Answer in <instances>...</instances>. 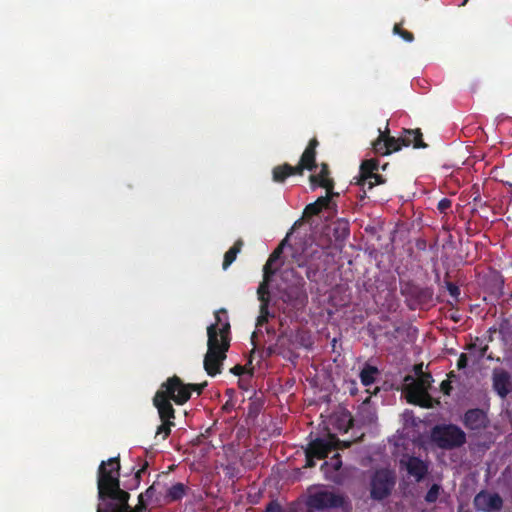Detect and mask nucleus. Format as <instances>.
<instances>
[{
  "label": "nucleus",
  "mask_w": 512,
  "mask_h": 512,
  "mask_svg": "<svg viewBox=\"0 0 512 512\" xmlns=\"http://www.w3.org/2000/svg\"><path fill=\"white\" fill-rule=\"evenodd\" d=\"M119 456L102 461L97 472L98 498L108 499L104 507L98 506L97 512H124L128 508L130 495L120 488Z\"/></svg>",
  "instance_id": "nucleus-1"
},
{
  "label": "nucleus",
  "mask_w": 512,
  "mask_h": 512,
  "mask_svg": "<svg viewBox=\"0 0 512 512\" xmlns=\"http://www.w3.org/2000/svg\"><path fill=\"white\" fill-rule=\"evenodd\" d=\"M281 277L287 283L280 292L282 302L295 310L304 308L308 302L304 278L294 268L284 270Z\"/></svg>",
  "instance_id": "nucleus-2"
},
{
  "label": "nucleus",
  "mask_w": 512,
  "mask_h": 512,
  "mask_svg": "<svg viewBox=\"0 0 512 512\" xmlns=\"http://www.w3.org/2000/svg\"><path fill=\"white\" fill-rule=\"evenodd\" d=\"M207 352L204 357V369L206 373L214 377L221 373L223 362L226 359V353L229 350V344L227 342L224 345H220L219 339H217L216 326L209 325L207 327Z\"/></svg>",
  "instance_id": "nucleus-3"
},
{
  "label": "nucleus",
  "mask_w": 512,
  "mask_h": 512,
  "mask_svg": "<svg viewBox=\"0 0 512 512\" xmlns=\"http://www.w3.org/2000/svg\"><path fill=\"white\" fill-rule=\"evenodd\" d=\"M431 439L440 449L453 450L466 443L465 432L455 424H438L431 430Z\"/></svg>",
  "instance_id": "nucleus-4"
},
{
  "label": "nucleus",
  "mask_w": 512,
  "mask_h": 512,
  "mask_svg": "<svg viewBox=\"0 0 512 512\" xmlns=\"http://www.w3.org/2000/svg\"><path fill=\"white\" fill-rule=\"evenodd\" d=\"M378 170L379 161L377 159L362 161L359 175L354 177L355 184L362 188V194L359 195L361 200L365 198L367 190H371L375 185H381L386 182L385 177L379 174Z\"/></svg>",
  "instance_id": "nucleus-5"
},
{
  "label": "nucleus",
  "mask_w": 512,
  "mask_h": 512,
  "mask_svg": "<svg viewBox=\"0 0 512 512\" xmlns=\"http://www.w3.org/2000/svg\"><path fill=\"white\" fill-rule=\"evenodd\" d=\"M396 484L395 473L389 469L375 471L370 482V497L382 501L391 495Z\"/></svg>",
  "instance_id": "nucleus-6"
},
{
  "label": "nucleus",
  "mask_w": 512,
  "mask_h": 512,
  "mask_svg": "<svg viewBox=\"0 0 512 512\" xmlns=\"http://www.w3.org/2000/svg\"><path fill=\"white\" fill-rule=\"evenodd\" d=\"M177 393L174 389H169L168 381L166 380L160 386V389L153 397V405L157 408L160 420L174 421L175 409L171 401L175 402Z\"/></svg>",
  "instance_id": "nucleus-7"
},
{
  "label": "nucleus",
  "mask_w": 512,
  "mask_h": 512,
  "mask_svg": "<svg viewBox=\"0 0 512 512\" xmlns=\"http://www.w3.org/2000/svg\"><path fill=\"white\" fill-rule=\"evenodd\" d=\"M417 377V380H414L406 386V399L410 404L429 407V405L424 403V400L429 397L428 389L433 382L432 375L430 373H425Z\"/></svg>",
  "instance_id": "nucleus-8"
},
{
  "label": "nucleus",
  "mask_w": 512,
  "mask_h": 512,
  "mask_svg": "<svg viewBox=\"0 0 512 512\" xmlns=\"http://www.w3.org/2000/svg\"><path fill=\"white\" fill-rule=\"evenodd\" d=\"M167 381L169 389H174L177 393V396L175 397V404L177 405L185 404L191 398L192 391H195L200 395L207 386L206 381L199 384H186L177 375L169 377Z\"/></svg>",
  "instance_id": "nucleus-9"
},
{
  "label": "nucleus",
  "mask_w": 512,
  "mask_h": 512,
  "mask_svg": "<svg viewBox=\"0 0 512 512\" xmlns=\"http://www.w3.org/2000/svg\"><path fill=\"white\" fill-rule=\"evenodd\" d=\"M343 496L330 491H318L311 494L307 499L309 509L323 510L326 508H340L344 505Z\"/></svg>",
  "instance_id": "nucleus-10"
},
{
  "label": "nucleus",
  "mask_w": 512,
  "mask_h": 512,
  "mask_svg": "<svg viewBox=\"0 0 512 512\" xmlns=\"http://www.w3.org/2000/svg\"><path fill=\"white\" fill-rule=\"evenodd\" d=\"M339 443L340 441L335 435L329 434L327 438L317 437L311 440L306 449L309 451V455L316 456V459H324L338 448Z\"/></svg>",
  "instance_id": "nucleus-11"
},
{
  "label": "nucleus",
  "mask_w": 512,
  "mask_h": 512,
  "mask_svg": "<svg viewBox=\"0 0 512 512\" xmlns=\"http://www.w3.org/2000/svg\"><path fill=\"white\" fill-rule=\"evenodd\" d=\"M473 505L478 512H494L502 509L503 499L498 493L482 490L475 495Z\"/></svg>",
  "instance_id": "nucleus-12"
},
{
  "label": "nucleus",
  "mask_w": 512,
  "mask_h": 512,
  "mask_svg": "<svg viewBox=\"0 0 512 512\" xmlns=\"http://www.w3.org/2000/svg\"><path fill=\"white\" fill-rule=\"evenodd\" d=\"M379 133V137L372 143L375 154L385 156L402 148L400 138L390 136L387 127L385 131L379 129Z\"/></svg>",
  "instance_id": "nucleus-13"
},
{
  "label": "nucleus",
  "mask_w": 512,
  "mask_h": 512,
  "mask_svg": "<svg viewBox=\"0 0 512 512\" xmlns=\"http://www.w3.org/2000/svg\"><path fill=\"white\" fill-rule=\"evenodd\" d=\"M463 425L471 431H482L489 426L487 413L480 408L468 409L462 419Z\"/></svg>",
  "instance_id": "nucleus-14"
},
{
  "label": "nucleus",
  "mask_w": 512,
  "mask_h": 512,
  "mask_svg": "<svg viewBox=\"0 0 512 512\" xmlns=\"http://www.w3.org/2000/svg\"><path fill=\"white\" fill-rule=\"evenodd\" d=\"M318 146L317 138L314 137L309 141L297 165L298 175H303L304 170L313 171L316 169V149Z\"/></svg>",
  "instance_id": "nucleus-15"
},
{
  "label": "nucleus",
  "mask_w": 512,
  "mask_h": 512,
  "mask_svg": "<svg viewBox=\"0 0 512 512\" xmlns=\"http://www.w3.org/2000/svg\"><path fill=\"white\" fill-rule=\"evenodd\" d=\"M401 294L410 297L419 303H427L432 299L433 291L428 287H420L411 281L401 284Z\"/></svg>",
  "instance_id": "nucleus-16"
},
{
  "label": "nucleus",
  "mask_w": 512,
  "mask_h": 512,
  "mask_svg": "<svg viewBox=\"0 0 512 512\" xmlns=\"http://www.w3.org/2000/svg\"><path fill=\"white\" fill-rule=\"evenodd\" d=\"M315 255L320 257V251L317 248H306L299 256H294L295 263L300 268H306L305 274L309 280H312L316 275L318 267L312 264V259Z\"/></svg>",
  "instance_id": "nucleus-17"
},
{
  "label": "nucleus",
  "mask_w": 512,
  "mask_h": 512,
  "mask_svg": "<svg viewBox=\"0 0 512 512\" xmlns=\"http://www.w3.org/2000/svg\"><path fill=\"white\" fill-rule=\"evenodd\" d=\"M401 464L405 465L407 473L418 482L423 480L428 473V464L419 457L410 456L405 462L401 460Z\"/></svg>",
  "instance_id": "nucleus-18"
},
{
  "label": "nucleus",
  "mask_w": 512,
  "mask_h": 512,
  "mask_svg": "<svg viewBox=\"0 0 512 512\" xmlns=\"http://www.w3.org/2000/svg\"><path fill=\"white\" fill-rule=\"evenodd\" d=\"M342 467V460L339 453L334 454L330 460L325 461L321 465V471L327 480L339 483L341 480L340 469Z\"/></svg>",
  "instance_id": "nucleus-19"
},
{
  "label": "nucleus",
  "mask_w": 512,
  "mask_h": 512,
  "mask_svg": "<svg viewBox=\"0 0 512 512\" xmlns=\"http://www.w3.org/2000/svg\"><path fill=\"white\" fill-rule=\"evenodd\" d=\"M493 389L501 398H505L511 392V376L507 371L494 372Z\"/></svg>",
  "instance_id": "nucleus-20"
},
{
  "label": "nucleus",
  "mask_w": 512,
  "mask_h": 512,
  "mask_svg": "<svg viewBox=\"0 0 512 512\" xmlns=\"http://www.w3.org/2000/svg\"><path fill=\"white\" fill-rule=\"evenodd\" d=\"M422 132L417 129H404L400 138L402 147L413 146L415 149L426 148L427 144L423 141Z\"/></svg>",
  "instance_id": "nucleus-21"
},
{
  "label": "nucleus",
  "mask_w": 512,
  "mask_h": 512,
  "mask_svg": "<svg viewBox=\"0 0 512 512\" xmlns=\"http://www.w3.org/2000/svg\"><path fill=\"white\" fill-rule=\"evenodd\" d=\"M333 196H338V193L327 192L325 196H321L315 202L308 204L304 209V214L307 217H312L318 215L323 209H329Z\"/></svg>",
  "instance_id": "nucleus-22"
},
{
  "label": "nucleus",
  "mask_w": 512,
  "mask_h": 512,
  "mask_svg": "<svg viewBox=\"0 0 512 512\" xmlns=\"http://www.w3.org/2000/svg\"><path fill=\"white\" fill-rule=\"evenodd\" d=\"M330 171L327 163H322L320 172L317 175H311L309 180L312 185H318L326 189V192L333 191L334 181L329 177Z\"/></svg>",
  "instance_id": "nucleus-23"
},
{
  "label": "nucleus",
  "mask_w": 512,
  "mask_h": 512,
  "mask_svg": "<svg viewBox=\"0 0 512 512\" xmlns=\"http://www.w3.org/2000/svg\"><path fill=\"white\" fill-rule=\"evenodd\" d=\"M226 313L223 308L215 312L216 323L212 324L216 326L217 339H219L220 345H224L225 342L230 345V323L227 319L223 322L220 316L221 314L226 315Z\"/></svg>",
  "instance_id": "nucleus-24"
},
{
  "label": "nucleus",
  "mask_w": 512,
  "mask_h": 512,
  "mask_svg": "<svg viewBox=\"0 0 512 512\" xmlns=\"http://www.w3.org/2000/svg\"><path fill=\"white\" fill-rule=\"evenodd\" d=\"M293 175H298L297 165L291 166L288 163L275 166L272 170V179L276 183H283L285 180Z\"/></svg>",
  "instance_id": "nucleus-25"
},
{
  "label": "nucleus",
  "mask_w": 512,
  "mask_h": 512,
  "mask_svg": "<svg viewBox=\"0 0 512 512\" xmlns=\"http://www.w3.org/2000/svg\"><path fill=\"white\" fill-rule=\"evenodd\" d=\"M188 486L183 483H176L169 487L165 494V501L167 503L180 501L188 491Z\"/></svg>",
  "instance_id": "nucleus-26"
},
{
  "label": "nucleus",
  "mask_w": 512,
  "mask_h": 512,
  "mask_svg": "<svg viewBox=\"0 0 512 512\" xmlns=\"http://www.w3.org/2000/svg\"><path fill=\"white\" fill-rule=\"evenodd\" d=\"M379 370L376 366L365 364L360 372V380L364 386H370L376 381Z\"/></svg>",
  "instance_id": "nucleus-27"
},
{
  "label": "nucleus",
  "mask_w": 512,
  "mask_h": 512,
  "mask_svg": "<svg viewBox=\"0 0 512 512\" xmlns=\"http://www.w3.org/2000/svg\"><path fill=\"white\" fill-rule=\"evenodd\" d=\"M244 242L242 239H238L235 241L232 247L224 254L222 267L226 270L236 259L238 253L241 251Z\"/></svg>",
  "instance_id": "nucleus-28"
},
{
  "label": "nucleus",
  "mask_w": 512,
  "mask_h": 512,
  "mask_svg": "<svg viewBox=\"0 0 512 512\" xmlns=\"http://www.w3.org/2000/svg\"><path fill=\"white\" fill-rule=\"evenodd\" d=\"M284 242L285 240H283L280 245L271 253V255L269 256L267 262L265 263L264 267H263V273L265 274H275V269L272 268V264L277 261L280 257V255L282 254V250H283V245H284Z\"/></svg>",
  "instance_id": "nucleus-29"
},
{
  "label": "nucleus",
  "mask_w": 512,
  "mask_h": 512,
  "mask_svg": "<svg viewBox=\"0 0 512 512\" xmlns=\"http://www.w3.org/2000/svg\"><path fill=\"white\" fill-rule=\"evenodd\" d=\"M174 426V421L161 420V424L157 427L155 437H161L162 440L167 439L171 433L172 427Z\"/></svg>",
  "instance_id": "nucleus-30"
},
{
  "label": "nucleus",
  "mask_w": 512,
  "mask_h": 512,
  "mask_svg": "<svg viewBox=\"0 0 512 512\" xmlns=\"http://www.w3.org/2000/svg\"><path fill=\"white\" fill-rule=\"evenodd\" d=\"M440 494V486L438 484H433L427 491L425 495V501L427 503H435Z\"/></svg>",
  "instance_id": "nucleus-31"
},
{
  "label": "nucleus",
  "mask_w": 512,
  "mask_h": 512,
  "mask_svg": "<svg viewBox=\"0 0 512 512\" xmlns=\"http://www.w3.org/2000/svg\"><path fill=\"white\" fill-rule=\"evenodd\" d=\"M393 32L395 34L399 35L406 42H412L414 40V35L411 32L403 29L401 27V24H395L394 28H393Z\"/></svg>",
  "instance_id": "nucleus-32"
},
{
  "label": "nucleus",
  "mask_w": 512,
  "mask_h": 512,
  "mask_svg": "<svg viewBox=\"0 0 512 512\" xmlns=\"http://www.w3.org/2000/svg\"><path fill=\"white\" fill-rule=\"evenodd\" d=\"M273 274H265L263 275V280L262 282L259 284L258 286V289H257V295H267V294H270V291H269V282H270V277L272 276Z\"/></svg>",
  "instance_id": "nucleus-33"
},
{
  "label": "nucleus",
  "mask_w": 512,
  "mask_h": 512,
  "mask_svg": "<svg viewBox=\"0 0 512 512\" xmlns=\"http://www.w3.org/2000/svg\"><path fill=\"white\" fill-rule=\"evenodd\" d=\"M146 509H147V505L145 503V500H143V494H140L138 496V504L134 508H132L128 504V508L127 509L125 508L124 512H145Z\"/></svg>",
  "instance_id": "nucleus-34"
},
{
  "label": "nucleus",
  "mask_w": 512,
  "mask_h": 512,
  "mask_svg": "<svg viewBox=\"0 0 512 512\" xmlns=\"http://www.w3.org/2000/svg\"><path fill=\"white\" fill-rule=\"evenodd\" d=\"M445 285L451 297L457 301L460 296V288L455 283L450 281H446Z\"/></svg>",
  "instance_id": "nucleus-35"
},
{
  "label": "nucleus",
  "mask_w": 512,
  "mask_h": 512,
  "mask_svg": "<svg viewBox=\"0 0 512 512\" xmlns=\"http://www.w3.org/2000/svg\"><path fill=\"white\" fill-rule=\"evenodd\" d=\"M260 314L257 317L256 326H263L268 322V318L271 316L269 309H261L260 308Z\"/></svg>",
  "instance_id": "nucleus-36"
},
{
  "label": "nucleus",
  "mask_w": 512,
  "mask_h": 512,
  "mask_svg": "<svg viewBox=\"0 0 512 512\" xmlns=\"http://www.w3.org/2000/svg\"><path fill=\"white\" fill-rule=\"evenodd\" d=\"M452 202L448 198H442L437 205V209L440 213H446L448 209L451 208Z\"/></svg>",
  "instance_id": "nucleus-37"
},
{
  "label": "nucleus",
  "mask_w": 512,
  "mask_h": 512,
  "mask_svg": "<svg viewBox=\"0 0 512 512\" xmlns=\"http://www.w3.org/2000/svg\"><path fill=\"white\" fill-rule=\"evenodd\" d=\"M147 466H148V463L145 462L144 465L140 469L137 470V472L135 473L134 478H133L134 484L131 486H128L127 487L128 489H133L139 485L141 473L144 472V470L147 468Z\"/></svg>",
  "instance_id": "nucleus-38"
},
{
  "label": "nucleus",
  "mask_w": 512,
  "mask_h": 512,
  "mask_svg": "<svg viewBox=\"0 0 512 512\" xmlns=\"http://www.w3.org/2000/svg\"><path fill=\"white\" fill-rule=\"evenodd\" d=\"M258 300L260 301L261 309H269L270 304V294L267 295H258Z\"/></svg>",
  "instance_id": "nucleus-39"
},
{
  "label": "nucleus",
  "mask_w": 512,
  "mask_h": 512,
  "mask_svg": "<svg viewBox=\"0 0 512 512\" xmlns=\"http://www.w3.org/2000/svg\"><path fill=\"white\" fill-rule=\"evenodd\" d=\"M440 389L444 395H450L452 391V385L449 380H443L440 384Z\"/></svg>",
  "instance_id": "nucleus-40"
},
{
  "label": "nucleus",
  "mask_w": 512,
  "mask_h": 512,
  "mask_svg": "<svg viewBox=\"0 0 512 512\" xmlns=\"http://www.w3.org/2000/svg\"><path fill=\"white\" fill-rule=\"evenodd\" d=\"M265 512H283L281 505L276 501H271L267 507Z\"/></svg>",
  "instance_id": "nucleus-41"
},
{
  "label": "nucleus",
  "mask_w": 512,
  "mask_h": 512,
  "mask_svg": "<svg viewBox=\"0 0 512 512\" xmlns=\"http://www.w3.org/2000/svg\"><path fill=\"white\" fill-rule=\"evenodd\" d=\"M156 491L155 484L151 485L146 489V491L143 494V500H152Z\"/></svg>",
  "instance_id": "nucleus-42"
},
{
  "label": "nucleus",
  "mask_w": 512,
  "mask_h": 512,
  "mask_svg": "<svg viewBox=\"0 0 512 512\" xmlns=\"http://www.w3.org/2000/svg\"><path fill=\"white\" fill-rule=\"evenodd\" d=\"M468 364V357L465 353H462L457 360V368L464 369Z\"/></svg>",
  "instance_id": "nucleus-43"
},
{
  "label": "nucleus",
  "mask_w": 512,
  "mask_h": 512,
  "mask_svg": "<svg viewBox=\"0 0 512 512\" xmlns=\"http://www.w3.org/2000/svg\"><path fill=\"white\" fill-rule=\"evenodd\" d=\"M305 456H306V465H305V467H307V468L314 467L315 466L314 459H316V456L309 455V451L307 449H305Z\"/></svg>",
  "instance_id": "nucleus-44"
},
{
  "label": "nucleus",
  "mask_w": 512,
  "mask_h": 512,
  "mask_svg": "<svg viewBox=\"0 0 512 512\" xmlns=\"http://www.w3.org/2000/svg\"><path fill=\"white\" fill-rule=\"evenodd\" d=\"M230 372L236 376H240L246 372V368L240 364H237L230 369Z\"/></svg>",
  "instance_id": "nucleus-45"
},
{
  "label": "nucleus",
  "mask_w": 512,
  "mask_h": 512,
  "mask_svg": "<svg viewBox=\"0 0 512 512\" xmlns=\"http://www.w3.org/2000/svg\"><path fill=\"white\" fill-rule=\"evenodd\" d=\"M340 225H341V229H342V235L344 237L348 236L349 235L348 222L347 221L341 222Z\"/></svg>",
  "instance_id": "nucleus-46"
},
{
  "label": "nucleus",
  "mask_w": 512,
  "mask_h": 512,
  "mask_svg": "<svg viewBox=\"0 0 512 512\" xmlns=\"http://www.w3.org/2000/svg\"><path fill=\"white\" fill-rule=\"evenodd\" d=\"M414 372L417 376L421 375V374H425L423 372V364H417L414 366Z\"/></svg>",
  "instance_id": "nucleus-47"
},
{
  "label": "nucleus",
  "mask_w": 512,
  "mask_h": 512,
  "mask_svg": "<svg viewBox=\"0 0 512 512\" xmlns=\"http://www.w3.org/2000/svg\"><path fill=\"white\" fill-rule=\"evenodd\" d=\"M505 185H506V186H508V187L510 188V191H509V192H510V194H511V196H512V182H508V181H507V182H505Z\"/></svg>",
  "instance_id": "nucleus-48"
},
{
  "label": "nucleus",
  "mask_w": 512,
  "mask_h": 512,
  "mask_svg": "<svg viewBox=\"0 0 512 512\" xmlns=\"http://www.w3.org/2000/svg\"><path fill=\"white\" fill-rule=\"evenodd\" d=\"M272 353H273V349L271 347H269L268 350H267V355L271 356Z\"/></svg>",
  "instance_id": "nucleus-49"
},
{
  "label": "nucleus",
  "mask_w": 512,
  "mask_h": 512,
  "mask_svg": "<svg viewBox=\"0 0 512 512\" xmlns=\"http://www.w3.org/2000/svg\"><path fill=\"white\" fill-rule=\"evenodd\" d=\"M350 393H351L352 395H354V394H355L354 389H351V390H350Z\"/></svg>",
  "instance_id": "nucleus-50"
},
{
  "label": "nucleus",
  "mask_w": 512,
  "mask_h": 512,
  "mask_svg": "<svg viewBox=\"0 0 512 512\" xmlns=\"http://www.w3.org/2000/svg\"><path fill=\"white\" fill-rule=\"evenodd\" d=\"M255 335H256V332H253V334H252V339L254 338V336H255Z\"/></svg>",
  "instance_id": "nucleus-51"
}]
</instances>
